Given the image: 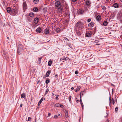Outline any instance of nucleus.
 <instances>
[{
  "label": "nucleus",
  "instance_id": "nucleus-23",
  "mask_svg": "<svg viewBox=\"0 0 122 122\" xmlns=\"http://www.w3.org/2000/svg\"><path fill=\"white\" fill-rule=\"evenodd\" d=\"M60 29L59 28H57L56 29V31L57 33L59 32H60Z\"/></svg>",
  "mask_w": 122,
  "mask_h": 122
},
{
  "label": "nucleus",
  "instance_id": "nucleus-21",
  "mask_svg": "<svg viewBox=\"0 0 122 122\" xmlns=\"http://www.w3.org/2000/svg\"><path fill=\"white\" fill-rule=\"evenodd\" d=\"M68 115V112H66V113L65 114V118H66L67 117Z\"/></svg>",
  "mask_w": 122,
  "mask_h": 122
},
{
  "label": "nucleus",
  "instance_id": "nucleus-30",
  "mask_svg": "<svg viewBox=\"0 0 122 122\" xmlns=\"http://www.w3.org/2000/svg\"><path fill=\"white\" fill-rule=\"evenodd\" d=\"M54 117L55 118L57 119L58 118V116L57 115H55L54 116Z\"/></svg>",
  "mask_w": 122,
  "mask_h": 122
},
{
  "label": "nucleus",
  "instance_id": "nucleus-50",
  "mask_svg": "<svg viewBox=\"0 0 122 122\" xmlns=\"http://www.w3.org/2000/svg\"><path fill=\"white\" fill-rule=\"evenodd\" d=\"M77 89H76L75 90V92H77Z\"/></svg>",
  "mask_w": 122,
  "mask_h": 122
},
{
  "label": "nucleus",
  "instance_id": "nucleus-44",
  "mask_svg": "<svg viewBox=\"0 0 122 122\" xmlns=\"http://www.w3.org/2000/svg\"><path fill=\"white\" fill-rule=\"evenodd\" d=\"M51 115V113H48V117H49V116H50V115Z\"/></svg>",
  "mask_w": 122,
  "mask_h": 122
},
{
  "label": "nucleus",
  "instance_id": "nucleus-16",
  "mask_svg": "<svg viewBox=\"0 0 122 122\" xmlns=\"http://www.w3.org/2000/svg\"><path fill=\"white\" fill-rule=\"evenodd\" d=\"M101 19V17L99 15L97 16L96 17V19L97 20H100Z\"/></svg>",
  "mask_w": 122,
  "mask_h": 122
},
{
  "label": "nucleus",
  "instance_id": "nucleus-8",
  "mask_svg": "<svg viewBox=\"0 0 122 122\" xmlns=\"http://www.w3.org/2000/svg\"><path fill=\"white\" fill-rule=\"evenodd\" d=\"M49 33V30L47 29H46L45 30L44 33L46 34H47Z\"/></svg>",
  "mask_w": 122,
  "mask_h": 122
},
{
  "label": "nucleus",
  "instance_id": "nucleus-28",
  "mask_svg": "<svg viewBox=\"0 0 122 122\" xmlns=\"http://www.w3.org/2000/svg\"><path fill=\"white\" fill-rule=\"evenodd\" d=\"M80 102H81V106L82 107H83V103H82V102L81 100V98Z\"/></svg>",
  "mask_w": 122,
  "mask_h": 122
},
{
  "label": "nucleus",
  "instance_id": "nucleus-45",
  "mask_svg": "<svg viewBox=\"0 0 122 122\" xmlns=\"http://www.w3.org/2000/svg\"><path fill=\"white\" fill-rule=\"evenodd\" d=\"M58 76V75H56L55 76V77L56 78H57Z\"/></svg>",
  "mask_w": 122,
  "mask_h": 122
},
{
  "label": "nucleus",
  "instance_id": "nucleus-26",
  "mask_svg": "<svg viewBox=\"0 0 122 122\" xmlns=\"http://www.w3.org/2000/svg\"><path fill=\"white\" fill-rule=\"evenodd\" d=\"M109 100H110V102H109V105L110 106H111V104H112V100L111 99L110 97V98H109Z\"/></svg>",
  "mask_w": 122,
  "mask_h": 122
},
{
  "label": "nucleus",
  "instance_id": "nucleus-46",
  "mask_svg": "<svg viewBox=\"0 0 122 122\" xmlns=\"http://www.w3.org/2000/svg\"><path fill=\"white\" fill-rule=\"evenodd\" d=\"M63 60V58H61L60 59V61H62Z\"/></svg>",
  "mask_w": 122,
  "mask_h": 122
},
{
  "label": "nucleus",
  "instance_id": "nucleus-33",
  "mask_svg": "<svg viewBox=\"0 0 122 122\" xmlns=\"http://www.w3.org/2000/svg\"><path fill=\"white\" fill-rule=\"evenodd\" d=\"M91 21V19H89L87 20V21L88 22H90Z\"/></svg>",
  "mask_w": 122,
  "mask_h": 122
},
{
  "label": "nucleus",
  "instance_id": "nucleus-31",
  "mask_svg": "<svg viewBox=\"0 0 122 122\" xmlns=\"http://www.w3.org/2000/svg\"><path fill=\"white\" fill-rule=\"evenodd\" d=\"M60 107H61L62 108H64V107L63 105H61L60 104Z\"/></svg>",
  "mask_w": 122,
  "mask_h": 122
},
{
  "label": "nucleus",
  "instance_id": "nucleus-15",
  "mask_svg": "<svg viewBox=\"0 0 122 122\" xmlns=\"http://www.w3.org/2000/svg\"><path fill=\"white\" fill-rule=\"evenodd\" d=\"M33 10L34 11L37 12L38 11V9L37 8L35 7L33 8Z\"/></svg>",
  "mask_w": 122,
  "mask_h": 122
},
{
  "label": "nucleus",
  "instance_id": "nucleus-6",
  "mask_svg": "<svg viewBox=\"0 0 122 122\" xmlns=\"http://www.w3.org/2000/svg\"><path fill=\"white\" fill-rule=\"evenodd\" d=\"M23 9H25L27 8V7L26 3L25 2H24L23 3Z\"/></svg>",
  "mask_w": 122,
  "mask_h": 122
},
{
  "label": "nucleus",
  "instance_id": "nucleus-9",
  "mask_svg": "<svg viewBox=\"0 0 122 122\" xmlns=\"http://www.w3.org/2000/svg\"><path fill=\"white\" fill-rule=\"evenodd\" d=\"M114 7L116 8H118V5L117 3H115L113 4Z\"/></svg>",
  "mask_w": 122,
  "mask_h": 122
},
{
  "label": "nucleus",
  "instance_id": "nucleus-1",
  "mask_svg": "<svg viewBox=\"0 0 122 122\" xmlns=\"http://www.w3.org/2000/svg\"><path fill=\"white\" fill-rule=\"evenodd\" d=\"M76 30H79L81 29L83 27V25L80 22H78L76 24Z\"/></svg>",
  "mask_w": 122,
  "mask_h": 122
},
{
  "label": "nucleus",
  "instance_id": "nucleus-56",
  "mask_svg": "<svg viewBox=\"0 0 122 122\" xmlns=\"http://www.w3.org/2000/svg\"><path fill=\"white\" fill-rule=\"evenodd\" d=\"M40 82V81H38L37 83L38 84Z\"/></svg>",
  "mask_w": 122,
  "mask_h": 122
},
{
  "label": "nucleus",
  "instance_id": "nucleus-27",
  "mask_svg": "<svg viewBox=\"0 0 122 122\" xmlns=\"http://www.w3.org/2000/svg\"><path fill=\"white\" fill-rule=\"evenodd\" d=\"M12 13L13 14H15V10L14 9H13L11 10V11Z\"/></svg>",
  "mask_w": 122,
  "mask_h": 122
},
{
  "label": "nucleus",
  "instance_id": "nucleus-34",
  "mask_svg": "<svg viewBox=\"0 0 122 122\" xmlns=\"http://www.w3.org/2000/svg\"><path fill=\"white\" fill-rule=\"evenodd\" d=\"M49 90L48 89H47L45 93V94H46L48 92Z\"/></svg>",
  "mask_w": 122,
  "mask_h": 122
},
{
  "label": "nucleus",
  "instance_id": "nucleus-32",
  "mask_svg": "<svg viewBox=\"0 0 122 122\" xmlns=\"http://www.w3.org/2000/svg\"><path fill=\"white\" fill-rule=\"evenodd\" d=\"M80 86H77V90H79L80 88Z\"/></svg>",
  "mask_w": 122,
  "mask_h": 122
},
{
  "label": "nucleus",
  "instance_id": "nucleus-4",
  "mask_svg": "<svg viewBox=\"0 0 122 122\" xmlns=\"http://www.w3.org/2000/svg\"><path fill=\"white\" fill-rule=\"evenodd\" d=\"M41 31V29L40 27H38L36 30V32L37 33H40Z\"/></svg>",
  "mask_w": 122,
  "mask_h": 122
},
{
  "label": "nucleus",
  "instance_id": "nucleus-24",
  "mask_svg": "<svg viewBox=\"0 0 122 122\" xmlns=\"http://www.w3.org/2000/svg\"><path fill=\"white\" fill-rule=\"evenodd\" d=\"M35 4L39 2V0H33Z\"/></svg>",
  "mask_w": 122,
  "mask_h": 122
},
{
  "label": "nucleus",
  "instance_id": "nucleus-63",
  "mask_svg": "<svg viewBox=\"0 0 122 122\" xmlns=\"http://www.w3.org/2000/svg\"><path fill=\"white\" fill-rule=\"evenodd\" d=\"M97 45H99L100 44H96Z\"/></svg>",
  "mask_w": 122,
  "mask_h": 122
},
{
  "label": "nucleus",
  "instance_id": "nucleus-61",
  "mask_svg": "<svg viewBox=\"0 0 122 122\" xmlns=\"http://www.w3.org/2000/svg\"><path fill=\"white\" fill-rule=\"evenodd\" d=\"M52 96H54V94H53V93H52Z\"/></svg>",
  "mask_w": 122,
  "mask_h": 122
},
{
  "label": "nucleus",
  "instance_id": "nucleus-19",
  "mask_svg": "<svg viewBox=\"0 0 122 122\" xmlns=\"http://www.w3.org/2000/svg\"><path fill=\"white\" fill-rule=\"evenodd\" d=\"M107 21H104L103 23V24L104 26H107Z\"/></svg>",
  "mask_w": 122,
  "mask_h": 122
},
{
  "label": "nucleus",
  "instance_id": "nucleus-35",
  "mask_svg": "<svg viewBox=\"0 0 122 122\" xmlns=\"http://www.w3.org/2000/svg\"><path fill=\"white\" fill-rule=\"evenodd\" d=\"M115 111L116 112H117V111L118 110V108L117 107H116L115 108Z\"/></svg>",
  "mask_w": 122,
  "mask_h": 122
},
{
  "label": "nucleus",
  "instance_id": "nucleus-41",
  "mask_svg": "<svg viewBox=\"0 0 122 122\" xmlns=\"http://www.w3.org/2000/svg\"><path fill=\"white\" fill-rule=\"evenodd\" d=\"M3 53L4 55V56L5 57L6 56V55L5 53V52H4V51L3 52Z\"/></svg>",
  "mask_w": 122,
  "mask_h": 122
},
{
  "label": "nucleus",
  "instance_id": "nucleus-42",
  "mask_svg": "<svg viewBox=\"0 0 122 122\" xmlns=\"http://www.w3.org/2000/svg\"><path fill=\"white\" fill-rule=\"evenodd\" d=\"M41 58H42L41 57L39 58V60H39V61H40V62L41 60Z\"/></svg>",
  "mask_w": 122,
  "mask_h": 122
},
{
  "label": "nucleus",
  "instance_id": "nucleus-20",
  "mask_svg": "<svg viewBox=\"0 0 122 122\" xmlns=\"http://www.w3.org/2000/svg\"><path fill=\"white\" fill-rule=\"evenodd\" d=\"M76 33L79 36L81 35V33L80 31H78V30H77V31L76 32Z\"/></svg>",
  "mask_w": 122,
  "mask_h": 122
},
{
  "label": "nucleus",
  "instance_id": "nucleus-60",
  "mask_svg": "<svg viewBox=\"0 0 122 122\" xmlns=\"http://www.w3.org/2000/svg\"><path fill=\"white\" fill-rule=\"evenodd\" d=\"M115 98L116 99V102H117V99H116V97Z\"/></svg>",
  "mask_w": 122,
  "mask_h": 122
},
{
  "label": "nucleus",
  "instance_id": "nucleus-37",
  "mask_svg": "<svg viewBox=\"0 0 122 122\" xmlns=\"http://www.w3.org/2000/svg\"><path fill=\"white\" fill-rule=\"evenodd\" d=\"M31 118L30 117H28V121L31 120Z\"/></svg>",
  "mask_w": 122,
  "mask_h": 122
},
{
  "label": "nucleus",
  "instance_id": "nucleus-25",
  "mask_svg": "<svg viewBox=\"0 0 122 122\" xmlns=\"http://www.w3.org/2000/svg\"><path fill=\"white\" fill-rule=\"evenodd\" d=\"M50 73V72L49 71H48L46 73V75L47 76H48L49 75Z\"/></svg>",
  "mask_w": 122,
  "mask_h": 122
},
{
  "label": "nucleus",
  "instance_id": "nucleus-36",
  "mask_svg": "<svg viewBox=\"0 0 122 122\" xmlns=\"http://www.w3.org/2000/svg\"><path fill=\"white\" fill-rule=\"evenodd\" d=\"M71 96H70L69 97V100L70 101V102L71 101Z\"/></svg>",
  "mask_w": 122,
  "mask_h": 122
},
{
  "label": "nucleus",
  "instance_id": "nucleus-62",
  "mask_svg": "<svg viewBox=\"0 0 122 122\" xmlns=\"http://www.w3.org/2000/svg\"><path fill=\"white\" fill-rule=\"evenodd\" d=\"M56 96H58H58H59V95H56Z\"/></svg>",
  "mask_w": 122,
  "mask_h": 122
},
{
  "label": "nucleus",
  "instance_id": "nucleus-11",
  "mask_svg": "<svg viewBox=\"0 0 122 122\" xmlns=\"http://www.w3.org/2000/svg\"><path fill=\"white\" fill-rule=\"evenodd\" d=\"M83 12V11L79 9L78 11V14H82Z\"/></svg>",
  "mask_w": 122,
  "mask_h": 122
},
{
  "label": "nucleus",
  "instance_id": "nucleus-12",
  "mask_svg": "<svg viewBox=\"0 0 122 122\" xmlns=\"http://www.w3.org/2000/svg\"><path fill=\"white\" fill-rule=\"evenodd\" d=\"M34 13L32 12L30 13L29 14V16L31 17H33L34 16Z\"/></svg>",
  "mask_w": 122,
  "mask_h": 122
},
{
  "label": "nucleus",
  "instance_id": "nucleus-54",
  "mask_svg": "<svg viewBox=\"0 0 122 122\" xmlns=\"http://www.w3.org/2000/svg\"><path fill=\"white\" fill-rule=\"evenodd\" d=\"M58 116H60V114H58Z\"/></svg>",
  "mask_w": 122,
  "mask_h": 122
},
{
  "label": "nucleus",
  "instance_id": "nucleus-14",
  "mask_svg": "<svg viewBox=\"0 0 122 122\" xmlns=\"http://www.w3.org/2000/svg\"><path fill=\"white\" fill-rule=\"evenodd\" d=\"M52 63V62L51 61H49L48 62V65L49 66H51Z\"/></svg>",
  "mask_w": 122,
  "mask_h": 122
},
{
  "label": "nucleus",
  "instance_id": "nucleus-13",
  "mask_svg": "<svg viewBox=\"0 0 122 122\" xmlns=\"http://www.w3.org/2000/svg\"><path fill=\"white\" fill-rule=\"evenodd\" d=\"M86 36L89 37L91 36V34L89 33H86Z\"/></svg>",
  "mask_w": 122,
  "mask_h": 122
},
{
  "label": "nucleus",
  "instance_id": "nucleus-52",
  "mask_svg": "<svg viewBox=\"0 0 122 122\" xmlns=\"http://www.w3.org/2000/svg\"><path fill=\"white\" fill-rule=\"evenodd\" d=\"M71 89L72 90H73L74 89V88L73 87H72L71 88Z\"/></svg>",
  "mask_w": 122,
  "mask_h": 122
},
{
  "label": "nucleus",
  "instance_id": "nucleus-58",
  "mask_svg": "<svg viewBox=\"0 0 122 122\" xmlns=\"http://www.w3.org/2000/svg\"><path fill=\"white\" fill-rule=\"evenodd\" d=\"M7 39H9V37H7Z\"/></svg>",
  "mask_w": 122,
  "mask_h": 122
},
{
  "label": "nucleus",
  "instance_id": "nucleus-48",
  "mask_svg": "<svg viewBox=\"0 0 122 122\" xmlns=\"http://www.w3.org/2000/svg\"><path fill=\"white\" fill-rule=\"evenodd\" d=\"M77 0H72L73 2H75Z\"/></svg>",
  "mask_w": 122,
  "mask_h": 122
},
{
  "label": "nucleus",
  "instance_id": "nucleus-64",
  "mask_svg": "<svg viewBox=\"0 0 122 122\" xmlns=\"http://www.w3.org/2000/svg\"><path fill=\"white\" fill-rule=\"evenodd\" d=\"M18 49H17V52L18 53Z\"/></svg>",
  "mask_w": 122,
  "mask_h": 122
},
{
  "label": "nucleus",
  "instance_id": "nucleus-55",
  "mask_svg": "<svg viewBox=\"0 0 122 122\" xmlns=\"http://www.w3.org/2000/svg\"><path fill=\"white\" fill-rule=\"evenodd\" d=\"M56 100H58V97H56Z\"/></svg>",
  "mask_w": 122,
  "mask_h": 122
},
{
  "label": "nucleus",
  "instance_id": "nucleus-39",
  "mask_svg": "<svg viewBox=\"0 0 122 122\" xmlns=\"http://www.w3.org/2000/svg\"><path fill=\"white\" fill-rule=\"evenodd\" d=\"M85 91H83L81 92V94L83 95V94L84 93H85Z\"/></svg>",
  "mask_w": 122,
  "mask_h": 122
},
{
  "label": "nucleus",
  "instance_id": "nucleus-43",
  "mask_svg": "<svg viewBox=\"0 0 122 122\" xmlns=\"http://www.w3.org/2000/svg\"><path fill=\"white\" fill-rule=\"evenodd\" d=\"M105 6H102V9H103V10H104L105 9Z\"/></svg>",
  "mask_w": 122,
  "mask_h": 122
},
{
  "label": "nucleus",
  "instance_id": "nucleus-57",
  "mask_svg": "<svg viewBox=\"0 0 122 122\" xmlns=\"http://www.w3.org/2000/svg\"><path fill=\"white\" fill-rule=\"evenodd\" d=\"M107 122H109V121L108 120H107Z\"/></svg>",
  "mask_w": 122,
  "mask_h": 122
},
{
  "label": "nucleus",
  "instance_id": "nucleus-53",
  "mask_svg": "<svg viewBox=\"0 0 122 122\" xmlns=\"http://www.w3.org/2000/svg\"><path fill=\"white\" fill-rule=\"evenodd\" d=\"M81 93L80 94V98L81 99Z\"/></svg>",
  "mask_w": 122,
  "mask_h": 122
},
{
  "label": "nucleus",
  "instance_id": "nucleus-5",
  "mask_svg": "<svg viewBox=\"0 0 122 122\" xmlns=\"http://www.w3.org/2000/svg\"><path fill=\"white\" fill-rule=\"evenodd\" d=\"M38 20L39 19L38 18H36L34 20V22L35 23L37 24L38 22Z\"/></svg>",
  "mask_w": 122,
  "mask_h": 122
},
{
  "label": "nucleus",
  "instance_id": "nucleus-17",
  "mask_svg": "<svg viewBox=\"0 0 122 122\" xmlns=\"http://www.w3.org/2000/svg\"><path fill=\"white\" fill-rule=\"evenodd\" d=\"M43 98H42L38 103V105L39 106L43 100Z\"/></svg>",
  "mask_w": 122,
  "mask_h": 122
},
{
  "label": "nucleus",
  "instance_id": "nucleus-59",
  "mask_svg": "<svg viewBox=\"0 0 122 122\" xmlns=\"http://www.w3.org/2000/svg\"><path fill=\"white\" fill-rule=\"evenodd\" d=\"M63 10V9H61V11H62Z\"/></svg>",
  "mask_w": 122,
  "mask_h": 122
},
{
  "label": "nucleus",
  "instance_id": "nucleus-38",
  "mask_svg": "<svg viewBox=\"0 0 122 122\" xmlns=\"http://www.w3.org/2000/svg\"><path fill=\"white\" fill-rule=\"evenodd\" d=\"M64 39L66 40H67L68 41H69V40L66 37H64Z\"/></svg>",
  "mask_w": 122,
  "mask_h": 122
},
{
  "label": "nucleus",
  "instance_id": "nucleus-3",
  "mask_svg": "<svg viewBox=\"0 0 122 122\" xmlns=\"http://www.w3.org/2000/svg\"><path fill=\"white\" fill-rule=\"evenodd\" d=\"M85 3L86 5L90 7V6L91 2L89 0H86Z\"/></svg>",
  "mask_w": 122,
  "mask_h": 122
},
{
  "label": "nucleus",
  "instance_id": "nucleus-49",
  "mask_svg": "<svg viewBox=\"0 0 122 122\" xmlns=\"http://www.w3.org/2000/svg\"><path fill=\"white\" fill-rule=\"evenodd\" d=\"M112 100H113V102H112V103H113V104L114 105V103H115V102H114V101L113 100V99H112Z\"/></svg>",
  "mask_w": 122,
  "mask_h": 122
},
{
  "label": "nucleus",
  "instance_id": "nucleus-22",
  "mask_svg": "<svg viewBox=\"0 0 122 122\" xmlns=\"http://www.w3.org/2000/svg\"><path fill=\"white\" fill-rule=\"evenodd\" d=\"M25 96V93H22L21 94V98H24Z\"/></svg>",
  "mask_w": 122,
  "mask_h": 122
},
{
  "label": "nucleus",
  "instance_id": "nucleus-18",
  "mask_svg": "<svg viewBox=\"0 0 122 122\" xmlns=\"http://www.w3.org/2000/svg\"><path fill=\"white\" fill-rule=\"evenodd\" d=\"M60 104L59 103H57L55 104L54 105V106L55 107H60Z\"/></svg>",
  "mask_w": 122,
  "mask_h": 122
},
{
  "label": "nucleus",
  "instance_id": "nucleus-7",
  "mask_svg": "<svg viewBox=\"0 0 122 122\" xmlns=\"http://www.w3.org/2000/svg\"><path fill=\"white\" fill-rule=\"evenodd\" d=\"M94 25V23L93 22H91L88 24V26L89 27H91Z\"/></svg>",
  "mask_w": 122,
  "mask_h": 122
},
{
  "label": "nucleus",
  "instance_id": "nucleus-40",
  "mask_svg": "<svg viewBox=\"0 0 122 122\" xmlns=\"http://www.w3.org/2000/svg\"><path fill=\"white\" fill-rule=\"evenodd\" d=\"M78 73V72L77 71H76L75 72V74H77Z\"/></svg>",
  "mask_w": 122,
  "mask_h": 122
},
{
  "label": "nucleus",
  "instance_id": "nucleus-10",
  "mask_svg": "<svg viewBox=\"0 0 122 122\" xmlns=\"http://www.w3.org/2000/svg\"><path fill=\"white\" fill-rule=\"evenodd\" d=\"M7 10L8 12V13L10 12L11 11V8L9 7H8L7 8Z\"/></svg>",
  "mask_w": 122,
  "mask_h": 122
},
{
  "label": "nucleus",
  "instance_id": "nucleus-47",
  "mask_svg": "<svg viewBox=\"0 0 122 122\" xmlns=\"http://www.w3.org/2000/svg\"><path fill=\"white\" fill-rule=\"evenodd\" d=\"M79 100H76V102H79Z\"/></svg>",
  "mask_w": 122,
  "mask_h": 122
},
{
  "label": "nucleus",
  "instance_id": "nucleus-2",
  "mask_svg": "<svg viewBox=\"0 0 122 122\" xmlns=\"http://www.w3.org/2000/svg\"><path fill=\"white\" fill-rule=\"evenodd\" d=\"M55 6L58 9H60L61 7V5L60 2L59 1H56L55 3Z\"/></svg>",
  "mask_w": 122,
  "mask_h": 122
},
{
  "label": "nucleus",
  "instance_id": "nucleus-51",
  "mask_svg": "<svg viewBox=\"0 0 122 122\" xmlns=\"http://www.w3.org/2000/svg\"><path fill=\"white\" fill-rule=\"evenodd\" d=\"M20 106V107H21L22 106V104H21Z\"/></svg>",
  "mask_w": 122,
  "mask_h": 122
},
{
  "label": "nucleus",
  "instance_id": "nucleus-29",
  "mask_svg": "<svg viewBox=\"0 0 122 122\" xmlns=\"http://www.w3.org/2000/svg\"><path fill=\"white\" fill-rule=\"evenodd\" d=\"M49 82H50V81H49V80H46V84H48V83H49Z\"/></svg>",
  "mask_w": 122,
  "mask_h": 122
}]
</instances>
